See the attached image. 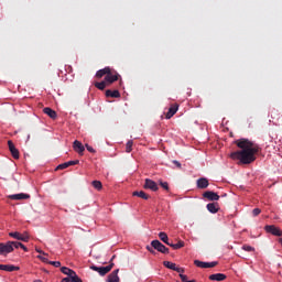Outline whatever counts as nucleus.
<instances>
[{
  "label": "nucleus",
  "instance_id": "1",
  "mask_svg": "<svg viewBox=\"0 0 282 282\" xmlns=\"http://www.w3.org/2000/svg\"><path fill=\"white\" fill-rule=\"evenodd\" d=\"M261 151V148L259 145H256L254 148L250 150H240L236 152H231L229 158L231 160H239L241 164H252L257 160V153Z\"/></svg>",
  "mask_w": 282,
  "mask_h": 282
},
{
  "label": "nucleus",
  "instance_id": "2",
  "mask_svg": "<svg viewBox=\"0 0 282 282\" xmlns=\"http://www.w3.org/2000/svg\"><path fill=\"white\" fill-rule=\"evenodd\" d=\"M14 248L19 249L21 248V242L19 241H7L6 243H0V254L6 257L7 254H10V252H14Z\"/></svg>",
  "mask_w": 282,
  "mask_h": 282
},
{
  "label": "nucleus",
  "instance_id": "3",
  "mask_svg": "<svg viewBox=\"0 0 282 282\" xmlns=\"http://www.w3.org/2000/svg\"><path fill=\"white\" fill-rule=\"evenodd\" d=\"M236 147L238 149H241V151H249L250 149H254V147H258L254 144V142L248 140V139H238L235 141Z\"/></svg>",
  "mask_w": 282,
  "mask_h": 282
},
{
  "label": "nucleus",
  "instance_id": "4",
  "mask_svg": "<svg viewBox=\"0 0 282 282\" xmlns=\"http://www.w3.org/2000/svg\"><path fill=\"white\" fill-rule=\"evenodd\" d=\"M116 264L113 262H110L107 267H97V265H90V270H94V272H98L100 276H105L106 274H109L110 270H113V267Z\"/></svg>",
  "mask_w": 282,
  "mask_h": 282
},
{
  "label": "nucleus",
  "instance_id": "5",
  "mask_svg": "<svg viewBox=\"0 0 282 282\" xmlns=\"http://www.w3.org/2000/svg\"><path fill=\"white\" fill-rule=\"evenodd\" d=\"M104 80L106 82L108 87H111L113 83H117V80H120V74H118V72L116 70H111L110 68L109 73L105 76Z\"/></svg>",
  "mask_w": 282,
  "mask_h": 282
},
{
  "label": "nucleus",
  "instance_id": "6",
  "mask_svg": "<svg viewBox=\"0 0 282 282\" xmlns=\"http://www.w3.org/2000/svg\"><path fill=\"white\" fill-rule=\"evenodd\" d=\"M9 237H12L13 239H17L18 241H24L28 243L30 241V234L28 231H24L23 234L19 231H11L9 232Z\"/></svg>",
  "mask_w": 282,
  "mask_h": 282
},
{
  "label": "nucleus",
  "instance_id": "7",
  "mask_svg": "<svg viewBox=\"0 0 282 282\" xmlns=\"http://www.w3.org/2000/svg\"><path fill=\"white\" fill-rule=\"evenodd\" d=\"M264 231L268 235H272L273 237H282L281 228L276 227L275 225H267V226H264Z\"/></svg>",
  "mask_w": 282,
  "mask_h": 282
},
{
  "label": "nucleus",
  "instance_id": "8",
  "mask_svg": "<svg viewBox=\"0 0 282 282\" xmlns=\"http://www.w3.org/2000/svg\"><path fill=\"white\" fill-rule=\"evenodd\" d=\"M151 246L154 250H158V252H161L162 254H169L170 252L169 248L160 242V240H152Z\"/></svg>",
  "mask_w": 282,
  "mask_h": 282
},
{
  "label": "nucleus",
  "instance_id": "9",
  "mask_svg": "<svg viewBox=\"0 0 282 282\" xmlns=\"http://www.w3.org/2000/svg\"><path fill=\"white\" fill-rule=\"evenodd\" d=\"M163 265H164V268H167V270H173L174 272H178V274H184V272H185L184 268L177 267V264H175V262L163 261Z\"/></svg>",
  "mask_w": 282,
  "mask_h": 282
},
{
  "label": "nucleus",
  "instance_id": "10",
  "mask_svg": "<svg viewBox=\"0 0 282 282\" xmlns=\"http://www.w3.org/2000/svg\"><path fill=\"white\" fill-rule=\"evenodd\" d=\"M8 147L13 160H19V158H21V154L19 152V149H17V147L14 145V142H12V140L8 141Z\"/></svg>",
  "mask_w": 282,
  "mask_h": 282
},
{
  "label": "nucleus",
  "instance_id": "11",
  "mask_svg": "<svg viewBox=\"0 0 282 282\" xmlns=\"http://www.w3.org/2000/svg\"><path fill=\"white\" fill-rule=\"evenodd\" d=\"M143 188L150 189L153 193H156V191H160V187H158V183L151 178H145V183L143 185Z\"/></svg>",
  "mask_w": 282,
  "mask_h": 282
},
{
  "label": "nucleus",
  "instance_id": "12",
  "mask_svg": "<svg viewBox=\"0 0 282 282\" xmlns=\"http://www.w3.org/2000/svg\"><path fill=\"white\" fill-rule=\"evenodd\" d=\"M194 265H196V268H216V265H219V262H204L202 260H194Z\"/></svg>",
  "mask_w": 282,
  "mask_h": 282
},
{
  "label": "nucleus",
  "instance_id": "13",
  "mask_svg": "<svg viewBox=\"0 0 282 282\" xmlns=\"http://www.w3.org/2000/svg\"><path fill=\"white\" fill-rule=\"evenodd\" d=\"M203 197L205 199H208V202H219V194L213 191H207L203 194Z\"/></svg>",
  "mask_w": 282,
  "mask_h": 282
},
{
  "label": "nucleus",
  "instance_id": "14",
  "mask_svg": "<svg viewBox=\"0 0 282 282\" xmlns=\"http://www.w3.org/2000/svg\"><path fill=\"white\" fill-rule=\"evenodd\" d=\"M76 164H80V161L75 160V161H68V162L62 163L56 166L55 171H64V169H69V166H76Z\"/></svg>",
  "mask_w": 282,
  "mask_h": 282
},
{
  "label": "nucleus",
  "instance_id": "15",
  "mask_svg": "<svg viewBox=\"0 0 282 282\" xmlns=\"http://www.w3.org/2000/svg\"><path fill=\"white\" fill-rule=\"evenodd\" d=\"M178 109H180L178 104L171 105V107L169 108V111L165 115L166 120H171L174 117V115L177 113Z\"/></svg>",
  "mask_w": 282,
  "mask_h": 282
},
{
  "label": "nucleus",
  "instance_id": "16",
  "mask_svg": "<svg viewBox=\"0 0 282 282\" xmlns=\"http://www.w3.org/2000/svg\"><path fill=\"white\" fill-rule=\"evenodd\" d=\"M73 149L76 153H78L79 155H83V153H85V145H83V142L75 140L73 143Z\"/></svg>",
  "mask_w": 282,
  "mask_h": 282
},
{
  "label": "nucleus",
  "instance_id": "17",
  "mask_svg": "<svg viewBox=\"0 0 282 282\" xmlns=\"http://www.w3.org/2000/svg\"><path fill=\"white\" fill-rule=\"evenodd\" d=\"M0 270H3L4 272H19L21 268L14 264H0Z\"/></svg>",
  "mask_w": 282,
  "mask_h": 282
},
{
  "label": "nucleus",
  "instance_id": "18",
  "mask_svg": "<svg viewBox=\"0 0 282 282\" xmlns=\"http://www.w3.org/2000/svg\"><path fill=\"white\" fill-rule=\"evenodd\" d=\"M43 113L48 116V118H51V120H56L58 118V113H56V111L50 107L44 108Z\"/></svg>",
  "mask_w": 282,
  "mask_h": 282
},
{
  "label": "nucleus",
  "instance_id": "19",
  "mask_svg": "<svg viewBox=\"0 0 282 282\" xmlns=\"http://www.w3.org/2000/svg\"><path fill=\"white\" fill-rule=\"evenodd\" d=\"M209 281H226L228 276L224 273H214L208 276Z\"/></svg>",
  "mask_w": 282,
  "mask_h": 282
},
{
  "label": "nucleus",
  "instance_id": "20",
  "mask_svg": "<svg viewBox=\"0 0 282 282\" xmlns=\"http://www.w3.org/2000/svg\"><path fill=\"white\" fill-rule=\"evenodd\" d=\"M61 282H83V279H80V276H78L75 271L74 274L67 278H63Z\"/></svg>",
  "mask_w": 282,
  "mask_h": 282
},
{
  "label": "nucleus",
  "instance_id": "21",
  "mask_svg": "<svg viewBox=\"0 0 282 282\" xmlns=\"http://www.w3.org/2000/svg\"><path fill=\"white\" fill-rule=\"evenodd\" d=\"M120 272V269H117L115 271H112L108 278H107V282H120V278L118 276V273Z\"/></svg>",
  "mask_w": 282,
  "mask_h": 282
},
{
  "label": "nucleus",
  "instance_id": "22",
  "mask_svg": "<svg viewBox=\"0 0 282 282\" xmlns=\"http://www.w3.org/2000/svg\"><path fill=\"white\" fill-rule=\"evenodd\" d=\"M105 96L106 98H120V90L118 89H115V90H111V89H107L106 93H105Z\"/></svg>",
  "mask_w": 282,
  "mask_h": 282
},
{
  "label": "nucleus",
  "instance_id": "23",
  "mask_svg": "<svg viewBox=\"0 0 282 282\" xmlns=\"http://www.w3.org/2000/svg\"><path fill=\"white\" fill-rule=\"evenodd\" d=\"M208 178L206 177H200L197 180V188L204 189V188H208Z\"/></svg>",
  "mask_w": 282,
  "mask_h": 282
},
{
  "label": "nucleus",
  "instance_id": "24",
  "mask_svg": "<svg viewBox=\"0 0 282 282\" xmlns=\"http://www.w3.org/2000/svg\"><path fill=\"white\" fill-rule=\"evenodd\" d=\"M207 210L213 215H215V213H219V203L207 204Z\"/></svg>",
  "mask_w": 282,
  "mask_h": 282
},
{
  "label": "nucleus",
  "instance_id": "25",
  "mask_svg": "<svg viewBox=\"0 0 282 282\" xmlns=\"http://www.w3.org/2000/svg\"><path fill=\"white\" fill-rule=\"evenodd\" d=\"M9 199H15V200H21V199H30V194H13L9 196Z\"/></svg>",
  "mask_w": 282,
  "mask_h": 282
},
{
  "label": "nucleus",
  "instance_id": "26",
  "mask_svg": "<svg viewBox=\"0 0 282 282\" xmlns=\"http://www.w3.org/2000/svg\"><path fill=\"white\" fill-rule=\"evenodd\" d=\"M110 70H111V67L106 66L105 68L97 70L95 76L96 78H102V76H107Z\"/></svg>",
  "mask_w": 282,
  "mask_h": 282
},
{
  "label": "nucleus",
  "instance_id": "27",
  "mask_svg": "<svg viewBox=\"0 0 282 282\" xmlns=\"http://www.w3.org/2000/svg\"><path fill=\"white\" fill-rule=\"evenodd\" d=\"M132 195L133 197H140L141 199H145V200L151 198V196L147 194L144 191H140V192L135 191L132 193Z\"/></svg>",
  "mask_w": 282,
  "mask_h": 282
},
{
  "label": "nucleus",
  "instance_id": "28",
  "mask_svg": "<svg viewBox=\"0 0 282 282\" xmlns=\"http://www.w3.org/2000/svg\"><path fill=\"white\" fill-rule=\"evenodd\" d=\"M95 87L97 89H99L100 91H105L106 87H109V85L107 84V82L104 79L102 82H96L95 83Z\"/></svg>",
  "mask_w": 282,
  "mask_h": 282
},
{
  "label": "nucleus",
  "instance_id": "29",
  "mask_svg": "<svg viewBox=\"0 0 282 282\" xmlns=\"http://www.w3.org/2000/svg\"><path fill=\"white\" fill-rule=\"evenodd\" d=\"M61 272H62V274H66L67 276H72V274H74L76 271H74L73 269H69L67 267H62Z\"/></svg>",
  "mask_w": 282,
  "mask_h": 282
},
{
  "label": "nucleus",
  "instance_id": "30",
  "mask_svg": "<svg viewBox=\"0 0 282 282\" xmlns=\"http://www.w3.org/2000/svg\"><path fill=\"white\" fill-rule=\"evenodd\" d=\"M159 239H161L163 243H169V235L164 231L159 232Z\"/></svg>",
  "mask_w": 282,
  "mask_h": 282
},
{
  "label": "nucleus",
  "instance_id": "31",
  "mask_svg": "<svg viewBox=\"0 0 282 282\" xmlns=\"http://www.w3.org/2000/svg\"><path fill=\"white\" fill-rule=\"evenodd\" d=\"M184 240H180L177 243L171 245V248H173V250H180L181 248H184Z\"/></svg>",
  "mask_w": 282,
  "mask_h": 282
},
{
  "label": "nucleus",
  "instance_id": "32",
  "mask_svg": "<svg viewBox=\"0 0 282 282\" xmlns=\"http://www.w3.org/2000/svg\"><path fill=\"white\" fill-rule=\"evenodd\" d=\"M131 151H133V140H129L126 143V153H131Z\"/></svg>",
  "mask_w": 282,
  "mask_h": 282
},
{
  "label": "nucleus",
  "instance_id": "33",
  "mask_svg": "<svg viewBox=\"0 0 282 282\" xmlns=\"http://www.w3.org/2000/svg\"><path fill=\"white\" fill-rule=\"evenodd\" d=\"M91 186L96 188V191H100L102 188V182L100 181H93Z\"/></svg>",
  "mask_w": 282,
  "mask_h": 282
},
{
  "label": "nucleus",
  "instance_id": "34",
  "mask_svg": "<svg viewBox=\"0 0 282 282\" xmlns=\"http://www.w3.org/2000/svg\"><path fill=\"white\" fill-rule=\"evenodd\" d=\"M242 250H245L246 252H254V247L249 245H243Z\"/></svg>",
  "mask_w": 282,
  "mask_h": 282
},
{
  "label": "nucleus",
  "instance_id": "35",
  "mask_svg": "<svg viewBox=\"0 0 282 282\" xmlns=\"http://www.w3.org/2000/svg\"><path fill=\"white\" fill-rule=\"evenodd\" d=\"M160 186H162V188H164V191H167V192L171 191L167 182L160 181Z\"/></svg>",
  "mask_w": 282,
  "mask_h": 282
},
{
  "label": "nucleus",
  "instance_id": "36",
  "mask_svg": "<svg viewBox=\"0 0 282 282\" xmlns=\"http://www.w3.org/2000/svg\"><path fill=\"white\" fill-rule=\"evenodd\" d=\"M178 276H180L182 282H189L191 281V280H188V275H186L184 273H180Z\"/></svg>",
  "mask_w": 282,
  "mask_h": 282
},
{
  "label": "nucleus",
  "instance_id": "37",
  "mask_svg": "<svg viewBox=\"0 0 282 282\" xmlns=\"http://www.w3.org/2000/svg\"><path fill=\"white\" fill-rule=\"evenodd\" d=\"M252 215H253V217H259V215H261V208H254L252 210Z\"/></svg>",
  "mask_w": 282,
  "mask_h": 282
},
{
  "label": "nucleus",
  "instance_id": "38",
  "mask_svg": "<svg viewBox=\"0 0 282 282\" xmlns=\"http://www.w3.org/2000/svg\"><path fill=\"white\" fill-rule=\"evenodd\" d=\"M48 265H54V268H61V261H50Z\"/></svg>",
  "mask_w": 282,
  "mask_h": 282
},
{
  "label": "nucleus",
  "instance_id": "39",
  "mask_svg": "<svg viewBox=\"0 0 282 282\" xmlns=\"http://www.w3.org/2000/svg\"><path fill=\"white\" fill-rule=\"evenodd\" d=\"M37 259H40V261H42L43 263H48L50 264V260L43 256H37Z\"/></svg>",
  "mask_w": 282,
  "mask_h": 282
},
{
  "label": "nucleus",
  "instance_id": "40",
  "mask_svg": "<svg viewBox=\"0 0 282 282\" xmlns=\"http://www.w3.org/2000/svg\"><path fill=\"white\" fill-rule=\"evenodd\" d=\"M85 147H86L87 151H89V153H96V150L91 145L86 143Z\"/></svg>",
  "mask_w": 282,
  "mask_h": 282
},
{
  "label": "nucleus",
  "instance_id": "41",
  "mask_svg": "<svg viewBox=\"0 0 282 282\" xmlns=\"http://www.w3.org/2000/svg\"><path fill=\"white\" fill-rule=\"evenodd\" d=\"M147 251L150 252L151 254H155V250L151 246H147Z\"/></svg>",
  "mask_w": 282,
  "mask_h": 282
},
{
  "label": "nucleus",
  "instance_id": "42",
  "mask_svg": "<svg viewBox=\"0 0 282 282\" xmlns=\"http://www.w3.org/2000/svg\"><path fill=\"white\" fill-rule=\"evenodd\" d=\"M173 164H175L177 169H182V163H180V161H173Z\"/></svg>",
  "mask_w": 282,
  "mask_h": 282
},
{
  "label": "nucleus",
  "instance_id": "43",
  "mask_svg": "<svg viewBox=\"0 0 282 282\" xmlns=\"http://www.w3.org/2000/svg\"><path fill=\"white\" fill-rule=\"evenodd\" d=\"M20 248H22V250L24 252H28V247H25V245H23V242H21Z\"/></svg>",
  "mask_w": 282,
  "mask_h": 282
},
{
  "label": "nucleus",
  "instance_id": "44",
  "mask_svg": "<svg viewBox=\"0 0 282 282\" xmlns=\"http://www.w3.org/2000/svg\"><path fill=\"white\" fill-rule=\"evenodd\" d=\"M35 252H39V254H47V253H45L43 250H41V249H35Z\"/></svg>",
  "mask_w": 282,
  "mask_h": 282
},
{
  "label": "nucleus",
  "instance_id": "45",
  "mask_svg": "<svg viewBox=\"0 0 282 282\" xmlns=\"http://www.w3.org/2000/svg\"><path fill=\"white\" fill-rule=\"evenodd\" d=\"M113 259H116V254L111 257V259L109 261V265H111V263H113Z\"/></svg>",
  "mask_w": 282,
  "mask_h": 282
},
{
  "label": "nucleus",
  "instance_id": "46",
  "mask_svg": "<svg viewBox=\"0 0 282 282\" xmlns=\"http://www.w3.org/2000/svg\"><path fill=\"white\" fill-rule=\"evenodd\" d=\"M173 245H174L173 242H170V241L167 240L166 246H170V248H171V246H173Z\"/></svg>",
  "mask_w": 282,
  "mask_h": 282
},
{
  "label": "nucleus",
  "instance_id": "47",
  "mask_svg": "<svg viewBox=\"0 0 282 282\" xmlns=\"http://www.w3.org/2000/svg\"><path fill=\"white\" fill-rule=\"evenodd\" d=\"M278 242L282 246V238H279Z\"/></svg>",
  "mask_w": 282,
  "mask_h": 282
},
{
  "label": "nucleus",
  "instance_id": "48",
  "mask_svg": "<svg viewBox=\"0 0 282 282\" xmlns=\"http://www.w3.org/2000/svg\"><path fill=\"white\" fill-rule=\"evenodd\" d=\"M33 282H43V280H34Z\"/></svg>",
  "mask_w": 282,
  "mask_h": 282
},
{
  "label": "nucleus",
  "instance_id": "49",
  "mask_svg": "<svg viewBox=\"0 0 282 282\" xmlns=\"http://www.w3.org/2000/svg\"><path fill=\"white\" fill-rule=\"evenodd\" d=\"M120 85H122V79H120Z\"/></svg>",
  "mask_w": 282,
  "mask_h": 282
}]
</instances>
